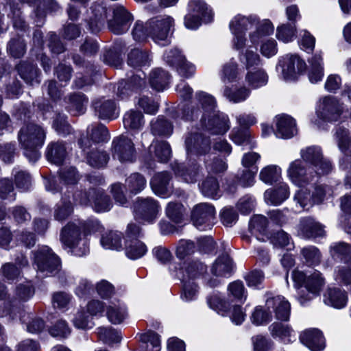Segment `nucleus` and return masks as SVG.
<instances>
[{
  "label": "nucleus",
  "instance_id": "nucleus-1",
  "mask_svg": "<svg viewBox=\"0 0 351 351\" xmlns=\"http://www.w3.org/2000/svg\"><path fill=\"white\" fill-rule=\"evenodd\" d=\"M45 137V130L37 124L25 125L19 130L18 134L19 143L25 149V155L30 161L35 162L40 158L37 149L42 147Z\"/></svg>",
  "mask_w": 351,
  "mask_h": 351
},
{
  "label": "nucleus",
  "instance_id": "nucleus-2",
  "mask_svg": "<svg viewBox=\"0 0 351 351\" xmlns=\"http://www.w3.org/2000/svg\"><path fill=\"white\" fill-rule=\"evenodd\" d=\"M287 175L291 182L299 186H304L322 176L300 159L290 163Z\"/></svg>",
  "mask_w": 351,
  "mask_h": 351
},
{
  "label": "nucleus",
  "instance_id": "nucleus-3",
  "mask_svg": "<svg viewBox=\"0 0 351 351\" xmlns=\"http://www.w3.org/2000/svg\"><path fill=\"white\" fill-rule=\"evenodd\" d=\"M300 156L302 160L305 163H309L318 173L327 175L332 169L330 161L323 155L321 147L315 145L309 146L301 149Z\"/></svg>",
  "mask_w": 351,
  "mask_h": 351
},
{
  "label": "nucleus",
  "instance_id": "nucleus-4",
  "mask_svg": "<svg viewBox=\"0 0 351 351\" xmlns=\"http://www.w3.org/2000/svg\"><path fill=\"white\" fill-rule=\"evenodd\" d=\"M160 206L152 197H138L133 206V213L136 220L152 223L157 218Z\"/></svg>",
  "mask_w": 351,
  "mask_h": 351
},
{
  "label": "nucleus",
  "instance_id": "nucleus-5",
  "mask_svg": "<svg viewBox=\"0 0 351 351\" xmlns=\"http://www.w3.org/2000/svg\"><path fill=\"white\" fill-rule=\"evenodd\" d=\"M111 154L114 159H117L122 163H131L136 160L134 144L130 138L124 136L113 139Z\"/></svg>",
  "mask_w": 351,
  "mask_h": 351
},
{
  "label": "nucleus",
  "instance_id": "nucleus-6",
  "mask_svg": "<svg viewBox=\"0 0 351 351\" xmlns=\"http://www.w3.org/2000/svg\"><path fill=\"white\" fill-rule=\"evenodd\" d=\"M173 25V19L169 16H159L149 19L146 23V30L149 36L156 42L167 39L170 29Z\"/></svg>",
  "mask_w": 351,
  "mask_h": 351
},
{
  "label": "nucleus",
  "instance_id": "nucleus-7",
  "mask_svg": "<svg viewBox=\"0 0 351 351\" xmlns=\"http://www.w3.org/2000/svg\"><path fill=\"white\" fill-rule=\"evenodd\" d=\"M35 263L39 271L56 275L60 269L58 257L47 247L42 248L35 256Z\"/></svg>",
  "mask_w": 351,
  "mask_h": 351
},
{
  "label": "nucleus",
  "instance_id": "nucleus-8",
  "mask_svg": "<svg viewBox=\"0 0 351 351\" xmlns=\"http://www.w3.org/2000/svg\"><path fill=\"white\" fill-rule=\"evenodd\" d=\"M200 121L202 128L213 134H223L230 128L228 116L219 112L203 114Z\"/></svg>",
  "mask_w": 351,
  "mask_h": 351
},
{
  "label": "nucleus",
  "instance_id": "nucleus-9",
  "mask_svg": "<svg viewBox=\"0 0 351 351\" xmlns=\"http://www.w3.org/2000/svg\"><path fill=\"white\" fill-rule=\"evenodd\" d=\"M343 112V104L333 96H325L319 100L318 113L328 121H337Z\"/></svg>",
  "mask_w": 351,
  "mask_h": 351
},
{
  "label": "nucleus",
  "instance_id": "nucleus-10",
  "mask_svg": "<svg viewBox=\"0 0 351 351\" xmlns=\"http://www.w3.org/2000/svg\"><path fill=\"white\" fill-rule=\"evenodd\" d=\"M215 217V209L209 204L202 203L194 207L191 214V219L195 226L204 230L205 227H210L213 224Z\"/></svg>",
  "mask_w": 351,
  "mask_h": 351
},
{
  "label": "nucleus",
  "instance_id": "nucleus-11",
  "mask_svg": "<svg viewBox=\"0 0 351 351\" xmlns=\"http://www.w3.org/2000/svg\"><path fill=\"white\" fill-rule=\"evenodd\" d=\"M113 19L108 21V28L115 34L126 32L133 20L132 16L123 6H117L113 10Z\"/></svg>",
  "mask_w": 351,
  "mask_h": 351
},
{
  "label": "nucleus",
  "instance_id": "nucleus-12",
  "mask_svg": "<svg viewBox=\"0 0 351 351\" xmlns=\"http://www.w3.org/2000/svg\"><path fill=\"white\" fill-rule=\"evenodd\" d=\"M110 135L106 127L102 124L91 125L87 128V136H82L78 141L80 147L84 152L87 151L91 147L90 141L94 143L107 141Z\"/></svg>",
  "mask_w": 351,
  "mask_h": 351
},
{
  "label": "nucleus",
  "instance_id": "nucleus-13",
  "mask_svg": "<svg viewBox=\"0 0 351 351\" xmlns=\"http://www.w3.org/2000/svg\"><path fill=\"white\" fill-rule=\"evenodd\" d=\"M282 75L285 80H293L305 70L306 63L296 54H288L283 58Z\"/></svg>",
  "mask_w": 351,
  "mask_h": 351
},
{
  "label": "nucleus",
  "instance_id": "nucleus-14",
  "mask_svg": "<svg viewBox=\"0 0 351 351\" xmlns=\"http://www.w3.org/2000/svg\"><path fill=\"white\" fill-rule=\"evenodd\" d=\"M186 148L189 156H202L206 154L210 149V141L201 134H190L185 141Z\"/></svg>",
  "mask_w": 351,
  "mask_h": 351
},
{
  "label": "nucleus",
  "instance_id": "nucleus-15",
  "mask_svg": "<svg viewBox=\"0 0 351 351\" xmlns=\"http://www.w3.org/2000/svg\"><path fill=\"white\" fill-rule=\"evenodd\" d=\"M173 169L177 177L189 184L196 182L201 176L200 166L195 161L176 164Z\"/></svg>",
  "mask_w": 351,
  "mask_h": 351
},
{
  "label": "nucleus",
  "instance_id": "nucleus-16",
  "mask_svg": "<svg viewBox=\"0 0 351 351\" xmlns=\"http://www.w3.org/2000/svg\"><path fill=\"white\" fill-rule=\"evenodd\" d=\"M266 306L268 310L272 308L275 313L276 319L282 321L289 320L291 306L289 302L285 298L280 295H277L268 298L266 301Z\"/></svg>",
  "mask_w": 351,
  "mask_h": 351
},
{
  "label": "nucleus",
  "instance_id": "nucleus-17",
  "mask_svg": "<svg viewBox=\"0 0 351 351\" xmlns=\"http://www.w3.org/2000/svg\"><path fill=\"white\" fill-rule=\"evenodd\" d=\"M299 230L306 239L322 237L325 234L324 226L311 217H304L300 220Z\"/></svg>",
  "mask_w": 351,
  "mask_h": 351
},
{
  "label": "nucleus",
  "instance_id": "nucleus-18",
  "mask_svg": "<svg viewBox=\"0 0 351 351\" xmlns=\"http://www.w3.org/2000/svg\"><path fill=\"white\" fill-rule=\"evenodd\" d=\"M301 342L312 351H321L325 347V341L320 330L310 329L300 335Z\"/></svg>",
  "mask_w": 351,
  "mask_h": 351
},
{
  "label": "nucleus",
  "instance_id": "nucleus-19",
  "mask_svg": "<svg viewBox=\"0 0 351 351\" xmlns=\"http://www.w3.org/2000/svg\"><path fill=\"white\" fill-rule=\"evenodd\" d=\"M297 133L295 120L289 115L276 117V136L285 138L293 136Z\"/></svg>",
  "mask_w": 351,
  "mask_h": 351
},
{
  "label": "nucleus",
  "instance_id": "nucleus-20",
  "mask_svg": "<svg viewBox=\"0 0 351 351\" xmlns=\"http://www.w3.org/2000/svg\"><path fill=\"white\" fill-rule=\"evenodd\" d=\"M93 107L99 119H113L118 116L116 104L112 99H98L93 103Z\"/></svg>",
  "mask_w": 351,
  "mask_h": 351
},
{
  "label": "nucleus",
  "instance_id": "nucleus-21",
  "mask_svg": "<svg viewBox=\"0 0 351 351\" xmlns=\"http://www.w3.org/2000/svg\"><path fill=\"white\" fill-rule=\"evenodd\" d=\"M93 16L88 21L89 29L93 33L98 32L104 25L108 9L102 3L94 4L92 7Z\"/></svg>",
  "mask_w": 351,
  "mask_h": 351
},
{
  "label": "nucleus",
  "instance_id": "nucleus-22",
  "mask_svg": "<svg viewBox=\"0 0 351 351\" xmlns=\"http://www.w3.org/2000/svg\"><path fill=\"white\" fill-rule=\"evenodd\" d=\"M16 69L27 84L32 85L40 83L38 69L34 64L23 61L16 66Z\"/></svg>",
  "mask_w": 351,
  "mask_h": 351
},
{
  "label": "nucleus",
  "instance_id": "nucleus-23",
  "mask_svg": "<svg viewBox=\"0 0 351 351\" xmlns=\"http://www.w3.org/2000/svg\"><path fill=\"white\" fill-rule=\"evenodd\" d=\"M289 189L285 182H280L274 189H268L265 192L264 197L267 202L278 205L288 198Z\"/></svg>",
  "mask_w": 351,
  "mask_h": 351
},
{
  "label": "nucleus",
  "instance_id": "nucleus-24",
  "mask_svg": "<svg viewBox=\"0 0 351 351\" xmlns=\"http://www.w3.org/2000/svg\"><path fill=\"white\" fill-rule=\"evenodd\" d=\"M325 304L337 308L346 306L348 301L347 293L339 288H329L324 294Z\"/></svg>",
  "mask_w": 351,
  "mask_h": 351
},
{
  "label": "nucleus",
  "instance_id": "nucleus-25",
  "mask_svg": "<svg viewBox=\"0 0 351 351\" xmlns=\"http://www.w3.org/2000/svg\"><path fill=\"white\" fill-rule=\"evenodd\" d=\"M65 145L62 142H53L48 145L47 148V158L51 162L62 165L66 156Z\"/></svg>",
  "mask_w": 351,
  "mask_h": 351
},
{
  "label": "nucleus",
  "instance_id": "nucleus-26",
  "mask_svg": "<svg viewBox=\"0 0 351 351\" xmlns=\"http://www.w3.org/2000/svg\"><path fill=\"white\" fill-rule=\"evenodd\" d=\"M150 130L153 135L160 137H169L173 131V124L167 119L158 117L150 123Z\"/></svg>",
  "mask_w": 351,
  "mask_h": 351
},
{
  "label": "nucleus",
  "instance_id": "nucleus-27",
  "mask_svg": "<svg viewBox=\"0 0 351 351\" xmlns=\"http://www.w3.org/2000/svg\"><path fill=\"white\" fill-rule=\"evenodd\" d=\"M233 269L232 261L228 254L219 256L211 267V272L216 276L225 277L231 274Z\"/></svg>",
  "mask_w": 351,
  "mask_h": 351
},
{
  "label": "nucleus",
  "instance_id": "nucleus-28",
  "mask_svg": "<svg viewBox=\"0 0 351 351\" xmlns=\"http://www.w3.org/2000/svg\"><path fill=\"white\" fill-rule=\"evenodd\" d=\"M335 136L339 148L351 162V136L348 130L343 126H338Z\"/></svg>",
  "mask_w": 351,
  "mask_h": 351
},
{
  "label": "nucleus",
  "instance_id": "nucleus-29",
  "mask_svg": "<svg viewBox=\"0 0 351 351\" xmlns=\"http://www.w3.org/2000/svg\"><path fill=\"white\" fill-rule=\"evenodd\" d=\"M258 23V19L254 16H245L241 14L235 16L230 22V31L244 32Z\"/></svg>",
  "mask_w": 351,
  "mask_h": 351
},
{
  "label": "nucleus",
  "instance_id": "nucleus-30",
  "mask_svg": "<svg viewBox=\"0 0 351 351\" xmlns=\"http://www.w3.org/2000/svg\"><path fill=\"white\" fill-rule=\"evenodd\" d=\"M330 253L336 260L351 266V246L345 242L335 243L330 246Z\"/></svg>",
  "mask_w": 351,
  "mask_h": 351
},
{
  "label": "nucleus",
  "instance_id": "nucleus-31",
  "mask_svg": "<svg viewBox=\"0 0 351 351\" xmlns=\"http://www.w3.org/2000/svg\"><path fill=\"white\" fill-rule=\"evenodd\" d=\"M150 61L149 52L146 50L135 48L128 54V64L134 68L148 65Z\"/></svg>",
  "mask_w": 351,
  "mask_h": 351
},
{
  "label": "nucleus",
  "instance_id": "nucleus-32",
  "mask_svg": "<svg viewBox=\"0 0 351 351\" xmlns=\"http://www.w3.org/2000/svg\"><path fill=\"white\" fill-rule=\"evenodd\" d=\"M143 77L139 75H133L130 81L126 83L121 82L119 84L117 95L121 99H124L128 95L129 89L135 90L143 87L145 84V74Z\"/></svg>",
  "mask_w": 351,
  "mask_h": 351
},
{
  "label": "nucleus",
  "instance_id": "nucleus-33",
  "mask_svg": "<svg viewBox=\"0 0 351 351\" xmlns=\"http://www.w3.org/2000/svg\"><path fill=\"white\" fill-rule=\"evenodd\" d=\"M171 176L168 172H160L156 173L151 180V186L155 193L158 195L165 194L169 186Z\"/></svg>",
  "mask_w": 351,
  "mask_h": 351
},
{
  "label": "nucleus",
  "instance_id": "nucleus-34",
  "mask_svg": "<svg viewBox=\"0 0 351 351\" xmlns=\"http://www.w3.org/2000/svg\"><path fill=\"white\" fill-rule=\"evenodd\" d=\"M169 75L162 69H156L152 71L149 76L151 86L158 90H162L169 83Z\"/></svg>",
  "mask_w": 351,
  "mask_h": 351
},
{
  "label": "nucleus",
  "instance_id": "nucleus-35",
  "mask_svg": "<svg viewBox=\"0 0 351 351\" xmlns=\"http://www.w3.org/2000/svg\"><path fill=\"white\" fill-rule=\"evenodd\" d=\"M143 118V114L140 111L131 110L123 117L124 127L132 130H141L145 123Z\"/></svg>",
  "mask_w": 351,
  "mask_h": 351
},
{
  "label": "nucleus",
  "instance_id": "nucleus-36",
  "mask_svg": "<svg viewBox=\"0 0 351 351\" xmlns=\"http://www.w3.org/2000/svg\"><path fill=\"white\" fill-rule=\"evenodd\" d=\"M80 229L73 223H68L61 232V241L68 247L73 246L79 240Z\"/></svg>",
  "mask_w": 351,
  "mask_h": 351
},
{
  "label": "nucleus",
  "instance_id": "nucleus-37",
  "mask_svg": "<svg viewBox=\"0 0 351 351\" xmlns=\"http://www.w3.org/2000/svg\"><path fill=\"white\" fill-rule=\"evenodd\" d=\"M69 110L74 115H80L85 112L88 99L82 93H73L69 97Z\"/></svg>",
  "mask_w": 351,
  "mask_h": 351
},
{
  "label": "nucleus",
  "instance_id": "nucleus-38",
  "mask_svg": "<svg viewBox=\"0 0 351 351\" xmlns=\"http://www.w3.org/2000/svg\"><path fill=\"white\" fill-rule=\"evenodd\" d=\"M92 191L93 194L95 195L93 206L94 210L98 213L110 210L112 207L110 197L99 189H92Z\"/></svg>",
  "mask_w": 351,
  "mask_h": 351
},
{
  "label": "nucleus",
  "instance_id": "nucleus-39",
  "mask_svg": "<svg viewBox=\"0 0 351 351\" xmlns=\"http://www.w3.org/2000/svg\"><path fill=\"white\" fill-rule=\"evenodd\" d=\"M311 69L308 77L312 83H317L322 80L324 75L322 58L320 55L315 54L309 60Z\"/></svg>",
  "mask_w": 351,
  "mask_h": 351
},
{
  "label": "nucleus",
  "instance_id": "nucleus-40",
  "mask_svg": "<svg viewBox=\"0 0 351 351\" xmlns=\"http://www.w3.org/2000/svg\"><path fill=\"white\" fill-rule=\"evenodd\" d=\"M147 182L143 176L138 173L131 174L125 180L126 189L133 194L141 192L146 186Z\"/></svg>",
  "mask_w": 351,
  "mask_h": 351
},
{
  "label": "nucleus",
  "instance_id": "nucleus-41",
  "mask_svg": "<svg viewBox=\"0 0 351 351\" xmlns=\"http://www.w3.org/2000/svg\"><path fill=\"white\" fill-rule=\"evenodd\" d=\"M268 77L266 73L261 69L256 71H248L245 77L246 83L252 88H258L265 86Z\"/></svg>",
  "mask_w": 351,
  "mask_h": 351
},
{
  "label": "nucleus",
  "instance_id": "nucleus-42",
  "mask_svg": "<svg viewBox=\"0 0 351 351\" xmlns=\"http://www.w3.org/2000/svg\"><path fill=\"white\" fill-rule=\"evenodd\" d=\"M108 320L114 324H121L127 317L125 308L119 304L112 303L106 308Z\"/></svg>",
  "mask_w": 351,
  "mask_h": 351
},
{
  "label": "nucleus",
  "instance_id": "nucleus-43",
  "mask_svg": "<svg viewBox=\"0 0 351 351\" xmlns=\"http://www.w3.org/2000/svg\"><path fill=\"white\" fill-rule=\"evenodd\" d=\"M147 247L141 241L125 243V253L131 259H138L145 254Z\"/></svg>",
  "mask_w": 351,
  "mask_h": 351
},
{
  "label": "nucleus",
  "instance_id": "nucleus-44",
  "mask_svg": "<svg viewBox=\"0 0 351 351\" xmlns=\"http://www.w3.org/2000/svg\"><path fill=\"white\" fill-rule=\"evenodd\" d=\"M86 159L87 162L90 166L101 168L106 165L110 157L108 153L104 151L94 150L88 152Z\"/></svg>",
  "mask_w": 351,
  "mask_h": 351
},
{
  "label": "nucleus",
  "instance_id": "nucleus-45",
  "mask_svg": "<svg viewBox=\"0 0 351 351\" xmlns=\"http://www.w3.org/2000/svg\"><path fill=\"white\" fill-rule=\"evenodd\" d=\"M250 94V89L241 86L235 90H232L231 88L226 86L223 91V95L230 101L234 103H239L245 101Z\"/></svg>",
  "mask_w": 351,
  "mask_h": 351
},
{
  "label": "nucleus",
  "instance_id": "nucleus-46",
  "mask_svg": "<svg viewBox=\"0 0 351 351\" xmlns=\"http://www.w3.org/2000/svg\"><path fill=\"white\" fill-rule=\"evenodd\" d=\"M101 243L106 249L118 250L122 247L121 234L114 231L106 232L102 235Z\"/></svg>",
  "mask_w": 351,
  "mask_h": 351
},
{
  "label": "nucleus",
  "instance_id": "nucleus-47",
  "mask_svg": "<svg viewBox=\"0 0 351 351\" xmlns=\"http://www.w3.org/2000/svg\"><path fill=\"white\" fill-rule=\"evenodd\" d=\"M152 147L154 148L155 156L161 162H167L171 157V149L167 141H156Z\"/></svg>",
  "mask_w": 351,
  "mask_h": 351
},
{
  "label": "nucleus",
  "instance_id": "nucleus-48",
  "mask_svg": "<svg viewBox=\"0 0 351 351\" xmlns=\"http://www.w3.org/2000/svg\"><path fill=\"white\" fill-rule=\"evenodd\" d=\"M7 51L15 58H21L26 51V45L21 36L12 38L8 43Z\"/></svg>",
  "mask_w": 351,
  "mask_h": 351
},
{
  "label": "nucleus",
  "instance_id": "nucleus-49",
  "mask_svg": "<svg viewBox=\"0 0 351 351\" xmlns=\"http://www.w3.org/2000/svg\"><path fill=\"white\" fill-rule=\"evenodd\" d=\"M324 285V279L319 271H315L308 276L304 285L306 289L313 293H319Z\"/></svg>",
  "mask_w": 351,
  "mask_h": 351
},
{
  "label": "nucleus",
  "instance_id": "nucleus-50",
  "mask_svg": "<svg viewBox=\"0 0 351 351\" xmlns=\"http://www.w3.org/2000/svg\"><path fill=\"white\" fill-rule=\"evenodd\" d=\"M73 210L71 202L63 199L54 207V219L58 221H64L71 215Z\"/></svg>",
  "mask_w": 351,
  "mask_h": 351
},
{
  "label": "nucleus",
  "instance_id": "nucleus-51",
  "mask_svg": "<svg viewBox=\"0 0 351 351\" xmlns=\"http://www.w3.org/2000/svg\"><path fill=\"white\" fill-rule=\"evenodd\" d=\"M184 208L181 203L170 202L166 208L167 216L173 222L179 223L183 220Z\"/></svg>",
  "mask_w": 351,
  "mask_h": 351
},
{
  "label": "nucleus",
  "instance_id": "nucleus-52",
  "mask_svg": "<svg viewBox=\"0 0 351 351\" xmlns=\"http://www.w3.org/2000/svg\"><path fill=\"white\" fill-rule=\"evenodd\" d=\"M301 254L308 266H315L321 262V253L315 246H308L302 248Z\"/></svg>",
  "mask_w": 351,
  "mask_h": 351
},
{
  "label": "nucleus",
  "instance_id": "nucleus-53",
  "mask_svg": "<svg viewBox=\"0 0 351 351\" xmlns=\"http://www.w3.org/2000/svg\"><path fill=\"white\" fill-rule=\"evenodd\" d=\"M240 61L245 66L246 69L250 71L253 66H258L261 64L259 55L250 49L242 51L239 56Z\"/></svg>",
  "mask_w": 351,
  "mask_h": 351
},
{
  "label": "nucleus",
  "instance_id": "nucleus-54",
  "mask_svg": "<svg viewBox=\"0 0 351 351\" xmlns=\"http://www.w3.org/2000/svg\"><path fill=\"white\" fill-rule=\"evenodd\" d=\"M239 76L238 64L230 62L226 63L222 69L221 79L224 83H230L237 81Z\"/></svg>",
  "mask_w": 351,
  "mask_h": 351
},
{
  "label": "nucleus",
  "instance_id": "nucleus-55",
  "mask_svg": "<svg viewBox=\"0 0 351 351\" xmlns=\"http://www.w3.org/2000/svg\"><path fill=\"white\" fill-rule=\"evenodd\" d=\"M189 11L202 15L204 19L210 20L212 14L207 4L203 0H190L189 2Z\"/></svg>",
  "mask_w": 351,
  "mask_h": 351
},
{
  "label": "nucleus",
  "instance_id": "nucleus-56",
  "mask_svg": "<svg viewBox=\"0 0 351 351\" xmlns=\"http://www.w3.org/2000/svg\"><path fill=\"white\" fill-rule=\"evenodd\" d=\"M53 128L61 135L66 136L72 132V128L66 121V117L64 114L58 113L53 118Z\"/></svg>",
  "mask_w": 351,
  "mask_h": 351
},
{
  "label": "nucleus",
  "instance_id": "nucleus-57",
  "mask_svg": "<svg viewBox=\"0 0 351 351\" xmlns=\"http://www.w3.org/2000/svg\"><path fill=\"white\" fill-rule=\"evenodd\" d=\"M97 335L106 343H119L121 339L119 332L112 328H99Z\"/></svg>",
  "mask_w": 351,
  "mask_h": 351
},
{
  "label": "nucleus",
  "instance_id": "nucleus-58",
  "mask_svg": "<svg viewBox=\"0 0 351 351\" xmlns=\"http://www.w3.org/2000/svg\"><path fill=\"white\" fill-rule=\"evenodd\" d=\"M196 97L204 110L203 114H208L215 112L216 103L213 96L204 92H199L196 94Z\"/></svg>",
  "mask_w": 351,
  "mask_h": 351
},
{
  "label": "nucleus",
  "instance_id": "nucleus-59",
  "mask_svg": "<svg viewBox=\"0 0 351 351\" xmlns=\"http://www.w3.org/2000/svg\"><path fill=\"white\" fill-rule=\"evenodd\" d=\"M200 189L204 195L215 197L219 191V184L217 179L214 177H208L202 183Z\"/></svg>",
  "mask_w": 351,
  "mask_h": 351
},
{
  "label": "nucleus",
  "instance_id": "nucleus-60",
  "mask_svg": "<svg viewBox=\"0 0 351 351\" xmlns=\"http://www.w3.org/2000/svg\"><path fill=\"white\" fill-rule=\"evenodd\" d=\"M271 335L274 337H279L283 339L291 336L292 329L288 324L280 322H274L269 327Z\"/></svg>",
  "mask_w": 351,
  "mask_h": 351
},
{
  "label": "nucleus",
  "instance_id": "nucleus-61",
  "mask_svg": "<svg viewBox=\"0 0 351 351\" xmlns=\"http://www.w3.org/2000/svg\"><path fill=\"white\" fill-rule=\"evenodd\" d=\"M332 194V188L326 184H317L312 193V199L315 204H321L327 196Z\"/></svg>",
  "mask_w": 351,
  "mask_h": 351
},
{
  "label": "nucleus",
  "instance_id": "nucleus-62",
  "mask_svg": "<svg viewBox=\"0 0 351 351\" xmlns=\"http://www.w3.org/2000/svg\"><path fill=\"white\" fill-rule=\"evenodd\" d=\"M230 138L237 145H244L251 143L250 134L247 128L234 129Z\"/></svg>",
  "mask_w": 351,
  "mask_h": 351
},
{
  "label": "nucleus",
  "instance_id": "nucleus-63",
  "mask_svg": "<svg viewBox=\"0 0 351 351\" xmlns=\"http://www.w3.org/2000/svg\"><path fill=\"white\" fill-rule=\"evenodd\" d=\"M59 176L61 181L66 184H75L80 178L77 171L73 167L61 169Z\"/></svg>",
  "mask_w": 351,
  "mask_h": 351
},
{
  "label": "nucleus",
  "instance_id": "nucleus-64",
  "mask_svg": "<svg viewBox=\"0 0 351 351\" xmlns=\"http://www.w3.org/2000/svg\"><path fill=\"white\" fill-rule=\"evenodd\" d=\"M206 266L198 261H192L187 263L185 271L191 278H195L206 271Z\"/></svg>",
  "mask_w": 351,
  "mask_h": 351
}]
</instances>
